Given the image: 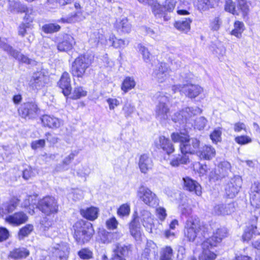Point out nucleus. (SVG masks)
<instances>
[{"instance_id": "bb28decb", "label": "nucleus", "mask_w": 260, "mask_h": 260, "mask_svg": "<svg viewBox=\"0 0 260 260\" xmlns=\"http://www.w3.org/2000/svg\"><path fill=\"white\" fill-rule=\"evenodd\" d=\"M158 249L156 244L152 241L148 242L144 250L143 255L148 260H152L157 255Z\"/></svg>"}, {"instance_id": "09e8293b", "label": "nucleus", "mask_w": 260, "mask_h": 260, "mask_svg": "<svg viewBox=\"0 0 260 260\" xmlns=\"http://www.w3.org/2000/svg\"><path fill=\"white\" fill-rule=\"evenodd\" d=\"M173 256V250L170 246H166L161 251L160 260H171Z\"/></svg>"}, {"instance_id": "0eeeda50", "label": "nucleus", "mask_w": 260, "mask_h": 260, "mask_svg": "<svg viewBox=\"0 0 260 260\" xmlns=\"http://www.w3.org/2000/svg\"><path fill=\"white\" fill-rule=\"evenodd\" d=\"M158 104L156 106L155 113L156 118L160 121H164L168 118L169 108L167 104L169 98L162 93H159L157 95Z\"/></svg>"}, {"instance_id": "dca6fc26", "label": "nucleus", "mask_w": 260, "mask_h": 260, "mask_svg": "<svg viewBox=\"0 0 260 260\" xmlns=\"http://www.w3.org/2000/svg\"><path fill=\"white\" fill-rule=\"evenodd\" d=\"M154 144L158 149H162L168 154L172 153L174 151V147L169 139L165 137L160 136L158 140L154 141Z\"/></svg>"}, {"instance_id": "c9c22d12", "label": "nucleus", "mask_w": 260, "mask_h": 260, "mask_svg": "<svg viewBox=\"0 0 260 260\" xmlns=\"http://www.w3.org/2000/svg\"><path fill=\"white\" fill-rule=\"evenodd\" d=\"M231 165L227 161H223L221 162L218 166V170L216 172L218 176L216 179H220L228 175V173L230 170Z\"/></svg>"}, {"instance_id": "4d7b16f0", "label": "nucleus", "mask_w": 260, "mask_h": 260, "mask_svg": "<svg viewBox=\"0 0 260 260\" xmlns=\"http://www.w3.org/2000/svg\"><path fill=\"white\" fill-rule=\"evenodd\" d=\"M79 257L83 259H89L92 257V252L87 248H83L78 252Z\"/></svg>"}, {"instance_id": "72a5a7b5", "label": "nucleus", "mask_w": 260, "mask_h": 260, "mask_svg": "<svg viewBox=\"0 0 260 260\" xmlns=\"http://www.w3.org/2000/svg\"><path fill=\"white\" fill-rule=\"evenodd\" d=\"M191 22V19L189 18H185L183 20L176 21L174 24V26L178 30L186 34L190 29V23Z\"/></svg>"}, {"instance_id": "5fc2aeb1", "label": "nucleus", "mask_w": 260, "mask_h": 260, "mask_svg": "<svg viewBox=\"0 0 260 260\" xmlns=\"http://www.w3.org/2000/svg\"><path fill=\"white\" fill-rule=\"evenodd\" d=\"M224 9L226 11L229 12L233 15H238L236 10L235 3L232 0H226L224 5Z\"/></svg>"}, {"instance_id": "4468645a", "label": "nucleus", "mask_w": 260, "mask_h": 260, "mask_svg": "<svg viewBox=\"0 0 260 260\" xmlns=\"http://www.w3.org/2000/svg\"><path fill=\"white\" fill-rule=\"evenodd\" d=\"M28 219L26 214L22 211H19L7 216L5 221L13 225L18 226L27 222Z\"/></svg>"}, {"instance_id": "f704fd0d", "label": "nucleus", "mask_w": 260, "mask_h": 260, "mask_svg": "<svg viewBox=\"0 0 260 260\" xmlns=\"http://www.w3.org/2000/svg\"><path fill=\"white\" fill-rule=\"evenodd\" d=\"M132 246L131 245H121L117 244L116 247L114 249V254L120 255L123 257L128 256L132 252Z\"/></svg>"}, {"instance_id": "864d4df0", "label": "nucleus", "mask_w": 260, "mask_h": 260, "mask_svg": "<svg viewBox=\"0 0 260 260\" xmlns=\"http://www.w3.org/2000/svg\"><path fill=\"white\" fill-rule=\"evenodd\" d=\"M131 211L130 206L128 204H123L117 210V214L120 216H128Z\"/></svg>"}, {"instance_id": "a18cd8bd", "label": "nucleus", "mask_w": 260, "mask_h": 260, "mask_svg": "<svg viewBox=\"0 0 260 260\" xmlns=\"http://www.w3.org/2000/svg\"><path fill=\"white\" fill-rule=\"evenodd\" d=\"M256 229V226L253 225L248 226L245 230L244 233L243 235V240L244 241H248L253 237V235H258L259 233H256L255 232Z\"/></svg>"}, {"instance_id": "a19ab883", "label": "nucleus", "mask_w": 260, "mask_h": 260, "mask_svg": "<svg viewBox=\"0 0 260 260\" xmlns=\"http://www.w3.org/2000/svg\"><path fill=\"white\" fill-rule=\"evenodd\" d=\"M34 230V225L31 224H27L21 228L18 232V236L19 240L23 239L29 235Z\"/></svg>"}, {"instance_id": "13d9d810", "label": "nucleus", "mask_w": 260, "mask_h": 260, "mask_svg": "<svg viewBox=\"0 0 260 260\" xmlns=\"http://www.w3.org/2000/svg\"><path fill=\"white\" fill-rule=\"evenodd\" d=\"M221 24V20L219 16L215 17L211 20L210 27L213 30H217Z\"/></svg>"}, {"instance_id": "39448f33", "label": "nucleus", "mask_w": 260, "mask_h": 260, "mask_svg": "<svg viewBox=\"0 0 260 260\" xmlns=\"http://www.w3.org/2000/svg\"><path fill=\"white\" fill-rule=\"evenodd\" d=\"M36 207L47 215L56 214L58 211L57 201L50 196L45 197L39 200Z\"/></svg>"}, {"instance_id": "2eb2a0df", "label": "nucleus", "mask_w": 260, "mask_h": 260, "mask_svg": "<svg viewBox=\"0 0 260 260\" xmlns=\"http://www.w3.org/2000/svg\"><path fill=\"white\" fill-rule=\"evenodd\" d=\"M228 232L226 228L223 227L217 229L213 233L212 236L205 240V245L212 243L213 245H218L222 239L227 236Z\"/></svg>"}, {"instance_id": "58836bf2", "label": "nucleus", "mask_w": 260, "mask_h": 260, "mask_svg": "<svg viewBox=\"0 0 260 260\" xmlns=\"http://www.w3.org/2000/svg\"><path fill=\"white\" fill-rule=\"evenodd\" d=\"M73 6L76 9V11L72 13L70 17L62 18L58 21L59 22H62L63 23H73L75 21V18L77 17L78 14L80 12L81 6L80 4L77 2L74 4Z\"/></svg>"}, {"instance_id": "f257e3e1", "label": "nucleus", "mask_w": 260, "mask_h": 260, "mask_svg": "<svg viewBox=\"0 0 260 260\" xmlns=\"http://www.w3.org/2000/svg\"><path fill=\"white\" fill-rule=\"evenodd\" d=\"M171 137L174 142L180 143V149L182 154H197L200 144L198 139H190L187 134L183 133H173Z\"/></svg>"}, {"instance_id": "bf43d9fd", "label": "nucleus", "mask_w": 260, "mask_h": 260, "mask_svg": "<svg viewBox=\"0 0 260 260\" xmlns=\"http://www.w3.org/2000/svg\"><path fill=\"white\" fill-rule=\"evenodd\" d=\"M135 109V107L128 102L125 103L122 108V110L123 111L126 117L131 116V115L134 112Z\"/></svg>"}, {"instance_id": "49530a36", "label": "nucleus", "mask_w": 260, "mask_h": 260, "mask_svg": "<svg viewBox=\"0 0 260 260\" xmlns=\"http://www.w3.org/2000/svg\"><path fill=\"white\" fill-rule=\"evenodd\" d=\"M60 26L55 23H48L44 25L42 27V30L46 34H52L58 31Z\"/></svg>"}, {"instance_id": "e2e57ef3", "label": "nucleus", "mask_w": 260, "mask_h": 260, "mask_svg": "<svg viewBox=\"0 0 260 260\" xmlns=\"http://www.w3.org/2000/svg\"><path fill=\"white\" fill-rule=\"evenodd\" d=\"M207 122V119L204 117L198 118L195 121V126L199 130L203 129Z\"/></svg>"}, {"instance_id": "9d476101", "label": "nucleus", "mask_w": 260, "mask_h": 260, "mask_svg": "<svg viewBox=\"0 0 260 260\" xmlns=\"http://www.w3.org/2000/svg\"><path fill=\"white\" fill-rule=\"evenodd\" d=\"M48 77L43 71L34 73L29 82V86L34 90H39L45 86L48 81Z\"/></svg>"}, {"instance_id": "8fccbe9b", "label": "nucleus", "mask_w": 260, "mask_h": 260, "mask_svg": "<svg viewBox=\"0 0 260 260\" xmlns=\"http://www.w3.org/2000/svg\"><path fill=\"white\" fill-rule=\"evenodd\" d=\"M244 30V24L239 21H237L234 23V29L232 31L231 34L238 38L241 36Z\"/></svg>"}, {"instance_id": "a878e982", "label": "nucleus", "mask_w": 260, "mask_h": 260, "mask_svg": "<svg viewBox=\"0 0 260 260\" xmlns=\"http://www.w3.org/2000/svg\"><path fill=\"white\" fill-rule=\"evenodd\" d=\"M44 126L51 128H58L62 124V121L58 118L48 115H43L41 118Z\"/></svg>"}, {"instance_id": "473e14b6", "label": "nucleus", "mask_w": 260, "mask_h": 260, "mask_svg": "<svg viewBox=\"0 0 260 260\" xmlns=\"http://www.w3.org/2000/svg\"><path fill=\"white\" fill-rule=\"evenodd\" d=\"M139 218L144 227L151 228L153 223V216L148 210L145 209L141 210Z\"/></svg>"}, {"instance_id": "37998d69", "label": "nucleus", "mask_w": 260, "mask_h": 260, "mask_svg": "<svg viewBox=\"0 0 260 260\" xmlns=\"http://www.w3.org/2000/svg\"><path fill=\"white\" fill-rule=\"evenodd\" d=\"M136 85V82L133 78L127 77L123 81L121 89L125 93L127 92L128 90L134 88Z\"/></svg>"}, {"instance_id": "6e6552de", "label": "nucleus", "mask_w": 260, "mask_h": 260, "mask_svg": "<svg viewBox=\"0 0 260 260\" xmlns=\"http://www.w3.org/2000/svg\"><path fill=\"white\" fill-rule=\"evenodd\" d=\"M138 197L144 203L150 207H155L158 204V200L156 194L150 189L144 186L139 187L137 190Z\"/></svg>"}, {"instance_id": "f3484780", "label": "nucleus", "mask_w": 260, "mask_h": 260, "mask_svg": "<svg viewBox=\"0 0 260 260\" xmlns=\"http://www.w3.org/2000/svg\"><path fill=\"white\" fill-rule=\"evenodd\" d=\"M53 254L58 257L59 260H67L70 252V248L68 244L61 243L57 244L53 248Z\"/></svg>"}, {"instance_id": "0e129e2a", "label": "nucleus", "mask_w": 260, "mask_h": 260, "mask_svg": "<svg viewBox=\"0 0 260 260\" xmlns=\"http://www.w3.org/2000/svg\"><path fill=\"white\" fill-rule=\"evenodd\" d=\"M118 222L115 217H112L106 221V227L109 230H114L117 228Z\"/></svg>"}, {"instance_id": "6e6d98bb", "label": "nucleus", "mask_w": 260, "mask_h": 260, "mask_svg": "<svg viewBox=\"0 0 260 260\" xmlns=\"http://www.w3.org/2000/svg\"><path fill=\"white\" fill-rule=\"evenodd\" d=\"M235 141L238 144L244 145L251 143L252 139L248 136L242 135L236 137Z\"/></svg>"}, {"instance_id": "ddd939ff", "label": "nucleus", "mask_w": 260, "mask_h": 260, "mask_svg": "<svg viewBox=\"0 0 260 260\" xmlns=\"http://www.w3.org/2000/svg\"><path fill=\"white\" fill-rule=\"evenodd\" d=\"M20 200L16 197L11 198L0 207V217H3L15 211L19 205Z\"/></svg>"}, {"instance_id": "2f4dec72", "label": "nucleus", "mask_w": 260, "mask_h": 260, "mask_svg": "<svg viewBox=\"0 0 260 260\" xmlns=\"http://www.w3.org/2000/svg\"><path fill=\"white\" fill-rule=\"evenodd\" d=\"M151 6L152 13L156 18H161L163 17L165 21H167L170 19V17L168 16L166 13L167 11L165 10L164 6L156 2H154Z\"/></svg>"}, {"instance_id": "e433bc0d", "label": "nucleus", "mask_w": 260, "mask_h": 260, "mask_svg": "<svg viewBox=\"0 0 260 260\" xmlns=\"http://www.w3.org/2000/svg\"><path fill=\"white\" fill-rule=\"evenodd\" d=\"M81 215L86 219L93 220L97 218L99 214V210L97 208L91 207L86 210H81Z\"/></svg>"}, {"instance_id": "774afa93", "label": "nucleus", "mask_w": 260, "mask_h": 260, "mask_svg": "<svg viewBox=\"0 0 260 260\" xmlns=\"http://www.w3.org/2000/svg\"><path fill=\"white\" fill-rule=\"evenodd\" d=\"M238 3V7L243 12L244 15L247 14L249 11V6L247 0L239 1Z\"/></svg>"}, {"instance_id": "7c9ffc66", "label": "nucleus", "mask_w": 260, "mask_h": 260, "mask_svg": "<svg viewBox=\"0 0 260 260\" xmlns=\"http://www.w3.org/2000/svg\"><path fill=\"white\" fill-rule=\"evenodd\" d=\"M117 31L121 33L128 34L132 29V25L126 18L117 19L114 24Z\"/></svg>"}, {"instance_id": "423d86ee", "label": "nucleus", "mask_w": 260, "mask_h": 260, "mask_svg": "<svg viewBox=\"0 0 260 260\" xmlns=\"http://www.w3.org/2000/svg\"><path fill=\"white\" fill-rule=\"evenodd\" d=\"M202 110L199 107H187L182 110L175 113L172 119L175 122H178L180 124L190 122L195 115L200 114Z\"/></svg>"}, {"instance_id": "052dcab7", "label": "nucleus", "mask_w": 260, "mask_h": 260, "mask_svg": "<svg viewBox=\"0 0 260 260\" xmlns=\"http://www.w3.org/2000/svg\"><path fill=\"white\" fill-rule=\"evenodd\" d=\"M221 131L220 129H215L210 135V139L214 143L221 141Z\"/></svg>"}, {"instance_id": "69168bd1", "label": "nucleus", "mask_w": 260, "mask_h": 260, "mask_svg": "<svg viewBox=\"0 0 260 260\" xmlns=\"http://www.w3.org/2000/svg\"><path fill=\"white\" fill-rule=\"evenodd\" d=\"M36 198V197L32 196H27L26 199L24 200L23 206L24 207H27L28 206H32L34 207V205H36L37 200L36 199L34 200V198Z\"/></svg>"}, {"instance_id": "393cba45", "label": "nucleus", "mask_w": 260, "mask_h": 260, "mask_svg": "<svg viewBox=\"0 0 260 260\" xmlns=\"http://www.w3.org/2000/svg\"><path fill=\"white\" fill-rule=\"evenodd\" d=\"M205 241L202 243L203 252L200 256L201 260H214L217 255L211 249L214 247H216V245H213L212 243L210 244H207L205 245Z\"/></svg>"}, {"instance_id": "79ce46f5", "label": "nucleus", "mask_w": 260, "mask_h": 260, "mask_svg": "<svg viewBox=\"0 0 260 260\" xmlns=\"http://www.w3.org/2000/svg\"><path fill=\"white\" fill-rule=\"evenodd\" d=\"M214 2L215 0H198L197 6L200 11H205L213 7Z\"/></svg>"}, {"instance_id": "4be33fe9", "label": "nucleus", "mask_w": 260, "mask_h": 260, "mask_svg": "<svg viewBox=\"0 0 260 260\" xmlns=\"http://www.w3.org/2000/svg\"><path fill=\"white\" fill-rule=\"evenodd\" d=\"M184 188L190 192H193L196 195L202 194V187L198 182L189 177L183 178Z\"/></svg>"}, {"instance_id": "f03ea898", "label": "nucleus", "mask_w": 260, "mask_h": 260, "mask_svg": "<svg viewBox=\"0 0 260 260\" xmlns=\"http://www.w3.org/2000/svg\"><path fill=\"white\" fill-rule=\"evenodd\" d=\"M74 237L79 244L88 242L92 237L94 231L91 223L80 220L73 225Z\"/></svg>"}, {"instance_id": "412c9836", "label": "nucleus", "mask_w": 260, "mask_h": 260, "mask_svg": "<svg viewBox=\"0 0 260 260\" xmlns=\"http://www.w3.org/2000/svg\"><path fill=\"white\" fill-rule=\"evenodd\" d=\"M58 84L65 96L71 93V79L68 73L65 72L62 74Z\"/></svg>"}, {"instance_id": "680f3d73", "label": "nucleus", "mask_w": 260, "mask_h": 260, "mask_svg": "<svg viewBox=\"0 0 260 260\" xmlns=\"http://www.w3.org/2000/svg\"><path fill=\"white\" fill-rule=\"evenodd\" d=\"M177 2V0H166L164 6L165 10L169 12H172L176 6Z\"/></svg>"}, {"instance_id": "f8f14e48", "label": "nucleus", "mask_w": 260, "mask_h": 260, "mask_svg": "<svg viewBox=\"0 0 260 260\" xmlns=\"http://www.w3.org/2000/svg\"><path fill=\"white\" fill-rule=\"evenodd\" d=\"M169 69L167 64L165 62H159L152 73V76L157 80L158 82L162 83L168 77Z\"/></svg>"}, {"instance_id": "3c124183", "label": "nucleus", "mask_w": 260, "mask_h": 260, "mask_svg": "<svg viewBox=\"0 0 260 260\" xmlns=\"http://www.w3.org/2000/svg\"><path fill=\"white\" fill-rule=\"evenodd\" d=\"M87 94V91L83 89L81 86L76 87L72 94V98L74 100L80 99L83 96H85Z\"/></svg>"}, {"instance_id": "5701e85b", "label": "nucleus", "mask_w": 260, "mask_h": 260, "mask_svg": "<svg viewBox=\"0 0 260 260\" xmlns=\"http://www.w3.org/2000/svg\"><path fill=\"white\" fill-rule=\"evenodd\" d=\"M216 154V151L211 145H205L198 149L197 155L201 158L205 160H211Z\"/></svg>"}, {"instance_id": "c85d7f7f", "label": "nucleus", "mask_w": 260, "mask_h": 260, "mask_svg": "<svg viewBox=\"0 0 260 260\" xmlns=\"http://www.w3.org/2000/svg\"><path fill=\"white\" fill-rule=\"evenodd\" d=\"M251 204L256 208L260 207V182H255L251 186Z\"/></svg>"}, {"instance_id": "603ef678", "label": "nucleus", "mask_w": 260, "mask_h": 260, "mask_svg": "<svg viewBox=\"0 0 260 260\" xmlns=\"http://www.w3.org/2000/svg\"><path fill=\"white\" fill-rule=\"evenodd\" d=\"M101 239L103 243H109L113 240V233L109 232L105 230H102L100 232Z\"/></svg>"}, {"instance_id": "cd10ccee", "label": "nucleus", "mask_w": 260, "mask_h": 260, "mask_svg": "<svg viewBox=\"0 0 260 260\" xmlns=\"http://www.w3.org/2000/svg\"><path fill=\"white\" fill-rule=\"evenodd\" d=\"M32 26L29 22H22L18 27V35L24 37L28 35L27 40L29 42L34 39V35L32 32Z\"/></svg>"}, {"instance_id": "4c0bfd02", "label": "nucleus", "mask_w": 260, "mask_h": 260, "mask_svg": "<svg viewBox=\"0 0 260 260\" xmlns=\"http://www.w3.org/2000/svg\"><path fill=\"white\" fill-rule=\"evenodd\" d=\"M29 251L24 248L15 249L11 251L9 256L14 259L25 258L29 255Z\"/></svg>"}, {"instance_id": "c03bdc74", "label": "nucleus", "mask_w": 260, "mask_h": 260, "mask_svg": "<svg viewBox=\"0 0 260 260\" xmlns=\"http://www.w3.org/2000/svg\"><path fill=\"white\" fill-rule=\"evenodd\" d=\"M138 49L139 53L142 55L143 60L146 62H149L151 54L148 48L142 44H139L138 45Z\"/></svg>"}, {"instance_id": "de8ad7c7", "label": "nucleus", "mask_w": 260, "mask_h": 260, "mask_svg": "<svg viewBox=\"0 0 260 260\" xmlns=\"http://www.w3.org/2000/svg\"><path fill=\"white\" fill-rule=\"evenodd\" d=\"M75 154L74 153H70L68 156L66 157L62 161V165L57 166L56 169L57 171H63L67 170V168H65V166L69 165L71 161L74 159Z\"/></svg>"}, {"instance_id": "a211bd4d", "label": "nucleus", "mask_w": 260, "mask_h": 260, "mask_svg": "<svg viewBox=\"0 0 260 260\" xmlns=\"http://www.w3.org/2000/svg\"><path fill=\"white\" fill-rule=\"evenodd\" d=\"M139 167L141 173L146 174L151 170L153 166L152 158L148 154L140 155L138 162Z\"/></svg>"}, {"instance_id": "c756f323", "label": "nucleus", "mask_w": 260, "mask_h": 260, "mask_svg": "<svg viewBox=\"0 0 260 260\" xmlns=\"http://www.w3.org/2000/svg\"><path fill=\"white\" fill-rule=\"evenodd\" d=\"M129 232L132 236L137 241L142 240V232L138 221L134 218L129 224Z\"/></svg>"}, {"instance_id": "9b49d317", "label": "nucleus", "mask_w": 260, "mask_h": 260, "mask_svg": "<svg viewBox=\"0 0 260 260\" xmlns=\"http://www.w3.org/2000/svg\"><path fill=\"white\" fill-rule=\"evenodd\" d=\"M242 184V180L239 177L231 178L225 187L226 195L233 198L238 193Z\"/></svg>"}, {"instance_id": "aec40b11", "label": "nucleus", "mask_w": 260, "mask_h": 260, "mask_svg": "<svg viewBox=\"0 0 260 260\" xmlns=\"http://www.w3.org/2000/svg\"><path fill=\"white\" fill-rule=\"evenodd\" d=\"M182 90L183 93L191 99L195 98L203 91L201 86L192 84H183Z\"/></svg>"}, {"instance_id": "338daca9", "label": "nucleus", "mask_w": 260, "mask_h": 260, "mask_svg": "<svg viewBox=\"0 0 260 260\" xmlns=\"http://www.w3.org/2000/svg\"><path fill=\"white\" fill-rule=\"evenodd\" d=\"M128 44V41H125L122 39H115L113 41L112 45L115 48H122L124 47Z\"/></svg>"}, {"instance_id": "20e7f679", "label": "nucleus", "mask_w": 260, "mask_h": 260, "mask_svg": "<svg viewBox=\"0 0 260 260\" xmlns=\"http://www.w3.org/2000/svg\"><path fill=\"white\" fill-rule=\"evenodd\" d=\"M91 63V59L88 56L81 55L76 58L73 62L71 72L73 76L83 77L86 69Z\"/></svg>"}, {"instance_id": "1a4fd4ad", "label": "nucleus", "mask_w": 260, "mask_h": 260, "mask_svg": "<svg viewBox=\"0 0 260 260\" xmlns=\"http://www.w3.org/2000/svg\"><path fill=\"white\" fill-rule=\"evenodd\" d=\"M39 111L38 105L35 102H27L22 104L18 110L19 115L24 118L35 117Z\"/></svg>"}, {"instance_id": "6ab92c4d", "label": "nucleus", "mask_w": 260, "mask_h": 260, "mask_svg": "<svg viewBox=\"0 0 260 260\" xmlns=\"http://www.w3.org/2000/svg\"><path fill=\"white\" fill-rule=\"evenodd\" d=\"M234 210V204L233 203L228 204H218L214 206L212 213L217 215H229L233 212Z\"/></svg>"}, {"instance_id": "7ed1b4c3", "label": "nucleus", "mask_w": 260, "mask_h": 260, "mask_svg": "<svg viewBox=\"0 0 260 260\" xmlns=\"http://www.w3.org/2000/svg\"><path fill=\"white\" fill-rule=\"evenodd\" d=\"M203 228L197 215H191L186 221L184 235L189 241H193Z\"/></svg>"}, {"instance_id": "b1692460", "label": "nucleus", "mask_w": 260, "mask_h": 260, "mask_svg": "<svg viewBox=\"0 0 260 260\" xmlns=\"http://www.w3.org/2000/svg\"><path fill=\"white\" fill-rule=\"evenodd\" d=\"M75 44L74 38L70 35H66L62 41L58 44L57 49L60 51L67 52L73 48Z\"/></svg>"}, {"instance_id": "ea45409f", "label": "nucleus", "mask_w": 260, "mask_h": 260, "mask_svg": "<svg viewBox=\"0 0 260 260\" xmlns=\"http://www.w3.org/2000/svg\"><path fill=\"white\" fill-rule=\"evenodd\" d=\"M189 162V158L185 154L178 155L173 158L170 161L172 167H177L181 164H187Z\"/></svg>"}]
</instances>
